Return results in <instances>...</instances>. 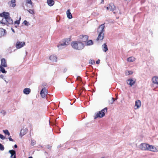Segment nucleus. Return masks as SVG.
<instances>
[{"instance_id": "nucleus-1", "label": "nucleus", "mask_w": 158, "mask_h": 158, "mask_svg": "<svg viewBox=\"0 0 158 158\" xmlns=\"http://www.w3.org/2000/svg\"><path fill=\"white\" fill-rule=\"evenodd\" d=\"M0 22L8 25L12 24L13 21L10 17L8 13L4 12L0 15Z\"/></svg>"}, {"instance_id": "nucleus-2", "label": "nucleus", "mask_w": 158, "mask_h": 158, "mask_svg": "<svg viewBox=\"0 0 158 158\" xmlns=\"http://www.w3.org/2000/svg\"><path fill=\"white\" fill-rule=\"evenodd\" d=\"M71 45L73 48L78 50L82 49L84 47V45L83 43L77 41L72 42Z\"/></svg>"}, {"instance_id": "nucleus-3", "label": "nucleus", "mask_w": 158, "mask_h": 158, "mask_svg": "<svg viewBox=\"0 0 158 158\" xmlns=\"http://www.w3.org/2000/svg\"><path fill=\"white\" fill-rule=\"evenodd\" d=\"M70 39L67 38L63 40L57 45V47L59 49H62L65 48L69 44Z\"/></svg>"}, {"instance_id": "nucleus-4", "label": "nucleus", "mask_w": 158, "mask_h": 158, "mask_svg": "<svg viewBox=\"0 0 158 158\" xmlns=\"http://www.w3.org/2000/svg\"><path fill=\"white\" fill-rule=\"evenodd\" d=\"M107 108L106 107L102 109L100 111H98L94 115V119H96L98 118H102L104 117L105 113L107 112Z\"/></svg>"}, {"instance_id": "nucleus-5", "label": "nucleus", "mask_w": 158, "mask_h": 158, "mask_svg": "<svg viewBox=\"0 0 158 158\" xmlns=\"http://www.w3.org/2000/svg\"><path fill=\"white\" fill-rule=\"evenodd\" d=\"M149 144L146 143H142L139 145V148L143 151H148Z\"/></svg>"}, {"instance_id": "nucleus-6", "label": "nucleus", "mask_w": 158, "mask_h": 158, "mask_svg": "<svg viewBox=\"0 0 158 158\" xmlns=\"http://www.w3.org/2000/svg\"><path fill=\"white\" fill-rule=\"evenodd\" d=\"M25 45L24 42L17 41L15 44V47L17 49H19L23 47Z\"/></svg>"}, {"instance_id": "nucleus-7", "label": "nucleus", "mask_w": 158, "mask_h": 158, "mask_svg": "<svg viewBox=\"0 0 158 158\" xmlns=\"http://www.w3.org/2000/svg\"><path fill=\"white\" fill-rule=\"evenodd\" d=\"M48 93L47 89H41L40 94L41 97L43 98H44L46 97Z\"/></svg>"}, {"instance_id": "nucleus-8", "label": "nucleus", "mask_w": 158, "mask_h": 158, "mask_svg": "<svg viewBox=\"0 0 158 158\" xmlns=\"http://www.w3.org/2000/svg\"><path fill=\"white\" fill-rule=\"evenodd\" d=\"M104 24H101L98 28L97 31L98 33H104Z\"/></svg>"}, {"instance_id": "nucleus-9", "label": "nucleus", "mask_w": 158, "mask_h": 158, "mask_svg": "<svg viewBox=\"0 0 158 158\" xmlns=\"http://www.w3.org/2000/svg\"><path fill=\"white\" fill-rule=\"evenodd\" d=\"M115 9V6L113 3H110L109 6L106 7L107 10L110 11H113Z\"/></svg>"}, {"instance_id": "nucleus-10", "label": "nucleus", "mask_w": 158, "mask_h": 158, "mask_svg": "<svg viewBox=\"0 0 158 158\" xmlns=\"http://www.w3.org/2000/svg\"><path fill=\"white\" fill-rule=\"evenodd\" d=\"M148 151H151L153 152H157V150L155 147L149 144V146L148 148Z\"/></svg>"}, {"instance_id": "nucleus-11", "label": "nucleus", "mask_w": 158, "mask_h": 158, "mask_svg": "<svg viewBox=\"0 0 158 158\" xmlns=\"http://www.w3.org/2000/svg\"><path fill=\"white\" fill-rule=\"evenodd\" d=\"M152 81L154 84L157 85L156 87L158 86V77H154L152 79Z\"/></svg>"}, {"instance_id": "nucleus-12", "label": "nucleus", "mask_w": 158, "mask_h": 158, "mask_svg": "<svg viewBox=\"0 0 158 158\" xmlns=\"http://www.w3.org/2000/svg\"><path fill=\"white\" fill-rule=\"evenodd\" d=\"M9 153L10 154V158H16V152L15 151L12 150H10L9 151Z\"/></svg>"}, {"instance_id": "nucleus-13", "label": "nucleus", "mask_w": 158, "mask_h": 158, "mask_svg": "<svg viewBox=\"0 0 158 158\" xmlns=\"http://www.w3.org/2000/svg\"><path fill=\"white\" fill-rule=\"evenodd\" d=\"M135 79H130L127 80V84L131 86L135 84Z\"/></svg>"}, {"instance_id": "nucleus-14", "label": "nucleus", "mask_w": 158, "mask_h": 158, "mask_svg": "<svg viewBox=\"0 0 158 158\" xmlns=\"http://www.w3.org/2000/svg\"><path fill=\"white\" fill-rule=\"evenodd\" d=\"M7 66L6 61L4 58H2L1 60V65L0 66L7 67Z\"/></svg>"}, {"instance_id": "nucleus-15", "label": "nucleus", "mask_w": 158, "mask_h": 158, "mask_svg": "<svg viewBox=\"0 0 158 158\" xmlns=\"http://www.w3.org/2000/svg\"><path fill=\"white\" fill-rule=\"evenodd\" d=\"M141 106V102L139 100H138L135 102V106L136 107V108H135V109H138L140 108Z\"/></svg>"}, {"instance_id": "nucleus-16", "label": "nucleus", "mask_w": 158, "mask_h": 158, "mask_svg": "<svg viewBox=\"0 0 158 158\" xmlns=\"http://www.w3.org/2000/svg\"><path fill=\"white\" fill-rule=\"evenodd\" d=\"M98 33V36L96 40L97 41L102 40L103 39L104 34V33Z\"/></svg>"}, {"instance_id": "nucleus-17", "label": "nucleus", "mask_w": 158, "mask_h": 158, "mask_svg": "<svg viewBox=\"0 0 158 158\" xmlns=\"http://www.w3.org/2000/svg\"><path fill=\"white\" fill-rule=\"evenodd\" d=\"M6 33L5 30L2 28H0V37L4 36Z\"/></svg>"}, {"instance_id": "nucleus-18", "label": "nucleus", "mask_w": 158, "mask_h": 158, "mask_svg": "<svg viewBox=\"0 0 158 158\" xmlns=\"http://www.w3.org/2000/svg\"><path fill=\"white\" fill-rule=\"evenodd\" d=\"M50 60L53 62H56L57 58L56 56L54 55H51L49 57Z\"/></svg>"}, {"instance_id": "nucleus-19", "label": "nucleus", "mask_w": 158, "mask_h": 158, "mask_svg": "<svg viewBox=\"0 0 158 158\" xmlns=\"http://www.w3.org/2000/svg\"><path fill=\"white\" fill-rule=\"evenodd\" d=\"M15 2V0H11L8 2V4L10 6L14 7L16 6Z\"/></svg>"}, {"instance_id": "nucleus-20", "label": "nucleus", "mask_w": 158, "mask_h": 158, "mask_svg": "<svg viewBox=\"0 0 158 158\" xmlns=\"http://www.w3.org/2000/svg\"><path fill=\"white\" fill-rule=\"evenodd\" d=\"M27 132V128L22 129L20 134L22 136H23Z\"/></svg>"}, {"instance_id": "nucleus-21", "label": "nucleus", "mask_w": 158, "mask_h": 158, "mask_svg": "<svg viewBox=\"0 0 158 158\" xmlns=\"http://www.w3.org/2000/svg\"><path fill=\"white\" fill-rule=\"evenodd\" d=\"M47 3L49 6H52L54 5L55 2L53 0H47Z\"/></svg>"}, {"instance_id": "nucleus-22", "label": "nucleus", "mask_w": 158, "mask_h": 158, "mask_svg": "<svg viewBox=\"0 0 158 158\" xmlns=\"http://www.w3.org/2000/svg\"><path fill=\"white\" fill-rule=\"evenodd\" d=\"M66 14L67 15V17L69 19H71L73 17L71 13L70 12V10L69 9L67 10L66 11Z\"/></svg>"}, {"instance_id": "nucleus-23", "label": "nucleus", "mask_w": 158, "mask_h": 158, "mask_svg": "<svg viewBox=\"0 0 158 158\" xmlns=\"http://www.w3.org/2000/svg\"><path fill=\"white\" fill-rule=\"evenodd\" d=\"M102 48L103 51L105 52H106L108 50V48L107 47V45L105 43L102 45Z\"/></svg>"}, {"instance_id": "nucleus-24", "label": "nucleus", "mask_w": 158, "mask_h": 158, "mask_svg": "<svg viewBox=\"0 0 158 158\" xmlns=\"http://www.w3.org/2000/svg\"><path fill=\"white\" fill-rule=\"evenodd\" d=\"M82 39V41L83 42H86L88 39V37L87 35H83Z\"/></svg>"}, {"instance_id": "nucleus-25", "label": "nucleus", "mask_w": 158, "mask_h": 158, "mask_svg": "<svg viewBox=\"0 0 158 158\" xmlns=\"http://www.w3.org/2000/svg\"><path fill=\"white\" fill-rule=\"evenodd\" d=\"M135 57L133 56H131L128 58L127 59V60L129 62H133L135 61Z\"/></svg>"}, {"instance_id": "nucleus-26", "label": "nucleus", "mask_w": 158, "mask_h": 158, "mask_svg": "<svg viewBox=\"0 0 158 158\" xmlns=\"http://www.w3.org/2000/svg\"><path fill=\"white\" fill-rule=\"evenodd\" d=\"M4 67L0 66V71L3 73H6V71L5 70Z\"/></svg>"}, {"instance_id": "nucleus-27", "label": "nucleus", "mask_w": 158, "mask_h": 158, "mask_svg": "<svg viewBox=\"0 0 158 158\" xmlns=\"http://www.w3.org/2000/svg\"><path fill=\"white\" fill-rule=\"evenodd\" d=\"M30 92V89H23V92L26 94H29Z\"/></svg>"}, {"instance_id": "nucleus-28", "label": "nucleus", "mask_w": 158, "mask_h": 158, "mask_svg": "<svg viewBox=\"0 0 158 158\" xmlns=\"http://www.w3.org/2000/svg\"><path fill=\"white\" fill-rule=\"evenodd\" d=\"M0 113L2 115H3V116H4L6 114V112L5 110H0Z\"/></svg>"}, {"instance_id": "nucleus-29", "label": "nucleus", "mask_w": 158, "mask_h": 158, "mask_svg": "<svg viewBox=\"0 0 158 158\" xmlns=\"http://www.w3.org/2000/svg\"><path fill=\"white\" fill-rule=\"evenodd\" d=\"M3 131L5 134L7 135L8 136H10V134L8 130H4Z\"/></svg>"}, {"instance_id": "nucleus-30", "label": "nucleus", "mask_w": 158, "mask_h": 158, "mask_svg": "<svg viewBox=\"0 0 158 158\" xmlns=\"http://www.w3.org/2000/svg\"><path fill=\"white\" fill-rule=\"evenodd\" d=\"M93 41L91 40L87 42L86 44L87 45H90L93 44Z\"/></svg>"}, {"instance_id": "nucleus-31", "label": "nucleus", "mask_w": 158, "mask_h": 158, "mask_svg": "<svg viewBox=\"0 0 158 158\" xmlns=\"http://www.w3.org/2000/svg\"><path fill=\"white\" fill-rule=\"evenodd\" d=\"M26 2L27 3L30 4L32 6H33L32 2L31 1V0H26Z\"/></svg>"}, {"instance_id": "nucleus-32", "label": "nucleus", "mask_w": 158, "mask_h": 158, "mask_svg": "<svg viewBox=\"0 0 158 158\" xmlns=\"http://www.w3.org/2000/svg\"><path fill=\"white\" fill-rule=\"evenodd\" d=\"M114 101V98H112L111 100L110 101H109V103L110 104H112Z\"/></svg>"}, {"instance_id": "nucleus-33", "label": "nucleus", "mask_w": 158, "mask_h": 158, "mask_svg": "<svg viewBox=\"0 0 158 158\" xmlns=\"http://www.w3.org/2000/svg\"><path fill=\"white\" fill-rule=\"evenodd\" d=\"M4 149V146L1 143H0V150L1 151H3Z\"/></svg>"}, {"instance_id": "nucleus-34", "label": "nucleus", "mask_w": 158, "mask_h": 158, "mask_svg": "<svg viewBox=\"0 0 158 158\" xmlns=\"http://www.w3.org/2000/svg\"><path fill=\"white\" fill-rule=\"evenodd\" d=\"M23 23L24 24L25 26H28L29 25L28 22L26 20H24Z\"/></svg>"}, {"instance_id": "nucleus-35", "label": "nucleus", "mask_w": 158, "mask_h": 158, "mask_svg": "<svg viewBox=\"0 0 158 158\" xmlns=\"http://www.w3.org/2000/svg\"><path fill=\"white\" fill-rule=\"evenodd\" d=\"M27 11L31 14H34V11L33 10L29 9L27 10Z\"/></svg>"}, {"instance_id": "nucleus-36", "label": "nucleus", "mask_w": 158, "mask_h": 158, "mask_svg": "<svg viewBox=\"0 0 158 158\" xmlns=\"http://www.w3.org/2000/svg\"><path fill=\"white\" fill-rule=\"evenodd\" d=\"M42 86H43V87H42V89H46V88H47V87H45V86H46L47 85V84L45 83H43L42 85Z\"/></svg>"}, {"instance_id": "nucleus-37", "label": "nucleus", "mask_w": 158, "mask_h": 158, "mask_svg": "<svg viewBox=\"0 0 158 158\" xmlns=\"http://www.w3.org/2000/svg\"><path fill=\"white\" fill-rule=\"evenodd\" d=\"M89 63L93 64H95V61L94 60H90L89 61Z\"/></svg>"}, {"instance_id": "nucleus-38", "label": "nucleus", "mask_w": 158, "mask_h": 158, "mask_svg": "<svg viewBox=\"0 0 158 158\" xmlns=\"http://www.w3.org/2000/svg\"><path fill=\"white\" fill-rule=\"evenodd\" d=\"M36 142L35 140H31V144L32 145H34L35 144H36Z\"/></svg>"}, {"instance_id": "nucleus-39", "label": "nucleus", "mask_w": 158, "mask_h": 158, "mask_svg": "<svg viewBox=\"0 0 158 158\" xmlns=\"http://www.w3.org/2000/svg\"><path fill=\"white\" fill-rule=\"evenodd\" d=\"M0 138L2 139H5V137L3 135L0 134Z\"/></svg>"}, {"instance_id": "nucleus-40", "label": "nucleus", "mask_w": 158, "mask_h": 158, "mask_svg": "<svg viewBox=\"0 0 158 158\" xmlns=\"http://www.w3.org/2000/svg\"><path fill=\"white\" fill-rule=\"evenodd\" d=\"M21 18L19 19V20H16L15 22V23L17 24L18 25H19L20 23V20Z\"/></svg>"}, {"instance_id": "nucleus-41", "label": "nucleus", "mask_w": 158, "mask_h": 158, "mask_svg": "<svg viewBox=\"0 0 158 158\" xmlns=\"http://www.w3.org/2000/svg\"><path fill=\"white\" fill-rule=\"evenodd\" d=\"M127 72H128V75H131L133 73V71H127Z\"/></svg>"}, {"instance_id": "nucleus-42", "label": "nucleus", "mask_w": 158, "mask_h": 158, "mask_svg": "<svg viewBox=\"0 0 158 158\" xmlns=\"http://www.w3.org/2000/svg\"><path fill=\"white\" fill-rule=\"evenodd\" d=\"M0 77L1 78H2L3 80L5 79V78L4 77V76L3 75H0Z\"/></svg>"}, {"instance_id": "nucleus-43", "label": "nucleus", "mask_w": 158, "mask_h": 158, "mask_svg": "<svg viewBox=\"0 0 158 158\" xmlns=\"http://www.w3.org/2000/svg\"><path fill=\"white\" fill-rule=\"evenodd\" d=\"M9 140L10 141H13V139H12L11 137H10L9 138Z\"/></svg>"}, {"instance_id": "nucleus-44", "label": "nucleus", "mask_w": 158, "mask_h": 158, "mask_svg": "<svg viewBox=\"0 0 158 158\" xmlns=\"http://www.w3.org/2000/svg\"><path fill=\"white\" fill-rule=\"evenodd\" d=\"M100 63V60H99L96 61V63L97 64H99Z\"/></svg>"}, {"instance_id": "nucleus-45", "label": "nucleus", "mask_w": 158, "mask_h": 158, "mask_svg": "<svg viewBox=\"0 0 158 158\" xmlns=\"http://www.w3.org/2000/svg\"><path fill=\"white\" fill-rule=\"evenodd\" d=\"M125 74L127 75H128V72H127V71L125 72Z\"/></svg>"}, {"instance_id": "nucleus-46", "label": "nucleus", "mask_w": 158, "mask_h": 158, "mask_svg": "<svg viewBox=\"0 0 158 158\" xmlns=\"http://www.w3.org/2000/svg\"><path fill=\"white\" fill-rule=\"evenodd\" d=\"M11 30L14 33H15V30H14L13 28H11Z\"/></svg>"}, {"instance_id": "nucleus-47", "label": "nucleus", "mask_w": 158, "mask_h": 158, "mask_svg": "<svg viewBox=\"0 0 158 158\" xmlns=\"http://www.w3.org/2000/svg\"><path fill=\"white\" fill-rule=\"evenodd\" d=\"M101 3L103 4L104 3V0H102Z\"/></svg>"}, {"instance_id": "nucleus-48", "label": "nucleus", "mask_w": 158, "mask_h": 158, "mask_svg": "<svg viewBox=\"0 0 158 158\" xmlns=\"http://www.w3.org/2000/svg\"><path fill=\"white\" fill-rule=\"evenodd\" d=\"M77 79L79 80H80V79H81V78L80 77H77Z\"/></svg>"}, {"instance_id": "nucleus-49", "label": "nucleus", "mask_w": 158, "mask_h": 158, "mask_svg": "<svg viewBox=\"0 0 158 158\" xmlns=\"http://www.w3.org/2000/svg\"><path fill=\"white\" fill-rule=\"evenodd\" d=\"M14 147H15V148H17V145L16 144H15L14 145Z\"/></svg>"}, {"instance_id": "nucleus-50", "label": "nucleus", "mask_w": 158, "mask_h": 158, "mask_svg": "<svg viewBox=\"0 0 158 158\" xmlns=\"http://www.w3.org/2000/svg\"><path fill=\"white\" fill-rule=\"evenodd\" d=\"M83 92V91H81V90H80L79 91V93H80V94H81V93H82Z\"/></svg>"}, {"instance_id": "nucleus-51", "label": "nucleus", "mask_w": 158, "mask_h": 158, "mask_svg": "<svg viewBox=\"0 0 158 158\" xmlns=\"http://www.w3.org/2000/svg\"><path fill=\"white\" fill-rule=\"evenodd\" d=\"M4 80V81H5V82H6V83H8V81H6V80H5V79Z\"/></svg>"}, {"instance_id": "nucleus-52", "label": "nucleus", "mask_w": 158, "mask_h": 158, "mask_svg": "<svg viewBox=\"0 0 158 158\" xmlns=\"http://www.w3.org/2000/svg\"><path fill=\"white\" fill-rule=\"evenodd\" d=\"M28 158H33L32 157L30 156L28 157Z\"/></svg>"}, {"instance_id": "nucleus-53", "label": "nucleus", "mask_w": 158, "mask_h": 158, "mask_svg": "<svg viewBox=\"0 0 158 158\" xmlns=\"http://www.w3.org/2000/svg\"><path fill=\"white\" fill-rule=\"evenodd\" d=\"M125 1H130V0H125Z\"/></svg>"}, {"instance_id": "nucleus-54", "label": "nucleus", "mask_w": 158, "mask_h": 158, "mask_svg": "<svg viewBox=\"0 0 158 158\" xmlns=\"http://www.w3.org/2000/svg\"><path fill=\"white\" fill-rule=\"evenodd\" d=\"M93 92H95V91L94 90V89H93V91H92Z\"/></svg>"}, {"instance_id": "nucleus-55", "label": "nucleus", "mask_w": 158, "mask_h": 158, "mask_svg": "<svg viewBox=\"0 0 158 158\" xmlns=\"http://www.w3.org/2000/svg\"><path fill=\"white\" fill-rule=\"evenodd\" d=\"M24 89H29L28 88H25Z\"/></svg>"}, {"instance_id": "nucleus-56", "label": "nucleus", "mask_w": 158, "mask_h": 158, "mask_svg": "<svg viewBox=\"0 0 158 158\" xmlns=\"http://www.w3.org/2000/svg\"><path fill=\"white\" fill-rule=\"evenodd\" d=\"M117 99V98H116L115 99H114V100H116Z\"/></svg>"}, {"instance_id": "nucleus-57", "label": "nucleus", "mask_w": 158, "mask_h": 158, "mask_svg": "<svg viewBox=\"0 0 158 158\" xmlns=\"http://www.w3.org/2000/svg\"><path fill=\"white\" fill-rule=\"evenodd\" d=\"M15 27H17V26H15Z\"/></svg>"}, {"instance_id": "nucleus-58", "label": "nucleus", "mask_w": 158, "mask_h": 158, "mask_svg": "<svg viewBox=\"0 0 158 158\" xmlns=\"http://www.w3.org/2000/svg\"><path fill=\"white\" fill-rule=\"evenodd\" d=\"M75 89H76V87H75Z\"/></svg>"}, {"instance_id": "nucleus-59", "label": "nucleus", "mask_w": 158, "mask_h": 158, "mask_svg": "<svg viewBox=\"0 0 158 158\" xmlns=\"http://www.w3.org/2000/svg\"><path fill=\"white\" fill-rule=\"evenodd\" d=\"M114 14H115V12H114Z\"/></svg>"}, {"instance_id": "nucleus-60", "label": "nucleus", "mask_w": 158, "mask_h": 158, "mask_svg": "<svg viewBox=\"0 0 158 158\" xmlns=\"http://www.w3.org/2000/svg\"><path fill=\"white\" fill-rule=\"evenodd\" d=\"M104 158V157H102V158Z\"/></svg>"}]
</instances>
